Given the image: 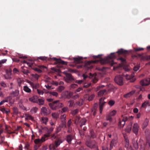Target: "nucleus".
I'll return each instance as SVG.
<instances>
[{
    "mask_svg": "<svg viewBox=\"0 0 150 150\" xmlns=\"http://www.w3.org/2000/svg\"><path fill=\"white\" fill-rule=\"evenodd\" d=\"M101 55H98L95 56L94 57L96 58H99L100 59L99 60H96L94 61V62L96 63L100 62L101 64L104 65L107 64H109L112 66L114 64L113 59L115 58V56L114 53H112L110 54L107 57L104 58H100Z\"/></svg>",
    "mask_w": 150,
    "mask_h": 150,
    "instance_id": "1",
    "label": "nucleus"
},
{
    "mask_svg": "<svg viewBox=\"0 0 150 150\" xmlns=\"http://www.w3.org/2000/svg\"><path fill=\"white\" fill-rule=\"evenodd\" d=\"M132 143L135 149H137L139 148V145L140 150H145V145L143 140L140 139L138 141L137 139L135 138L132 140Z\"/></svg>",
    "mask_w": 150,
    "mask_h": 150,
    "instance_id": "2",
    "label": "nucleus"
},
{
    "mask_svg": "<svg viewBox=\"0 0 150 150\" xmlns=\"http://www.w3.org/2000/svg\"><path fill=\"white\" fill-rule=\"evenodd\" d=\"M130 117L132 118L133 117L132 116L130 117L126 116H123L122 115L121 119H119L118 123V126L119 128L121 129L123 128L125 125L126 122L129 120Z\"/></svg>",
    "mask_w": 150,
    "mask_h": 150,
    "instance_id": "3",
    "label": "nucleus"
},
{
    "mask_svg": "<svg viewBox=\"0 0 150 150\" xmlns=\"http://www.w3.org/2000/svg\"><path fill=\"white\" fill-rule=\"evenodd\" d=\"M71 120L70 119L69 120L67 124L65 121H62L61 125L60 126L61 127H64L67 128V132L68 133H71L72 132V128L71 126Z\"/></svg>",
    "mask_w": 150,
    "mask_h": 150,
    "instance_id": "4",
    "label": "nucleus"
},
{
    "mask_svg": "<svg viewBox=\"0 0 150 150\" xmlns=\"http://www.w3.org/2000/svg\"><path fill=\"white\" fill-rule=\"evenodd\" d=\"M49 105L52 109L55 110L63 107V104L59 102V100H57L49 103Z\"/></svg>",
    "mask_w": 150,
    "mask_h": 150,
    "instance_id": "5",
    "label": "nucleus"
},
{
    "mask_svg": "<svg viewBox=\"0 0 150 150\" xmlns=\"http://www.w3.org/2000/svg\"><path fill=\"white\" fill-rule=\"evenodd\" d=\"M47 139H46L45 137H44V136L41 137V139H35L34 142L35 144L38 145H36L35 146V148L36 147H37L36 149H37V148L40 147L42 143L45 142Z\"/></svg>",
    "mask_w": 150,
    "mask_h": 150,
    "instance_id": "6",
    "label": "nucleus"
},
{
    "mask_svg": "<svg viewBox=\"0 0 150 150\" xmlns=\"http://www.w3.org/2000/svg\"><path fill=\"white\" fill-rule=\"evenodd\" d=\"M96 142L94 140H91L90 139L87 140L86 145L91 148H94L96 147Z\"/></svg>",
    "mask_w": 150,
    "mask_h": 150,
    "instance_id": "7",
    "label": "nucleus"
},
{
    "mask_svg": "<svg viewBox=\"0 0 150 150\" xmlns=\"http://www.w3.org/2000/svg\"><path fill=\"white\" fill-rule=\"evenodd\" d=\"M115 82L120 86L123 85L124 82L122 77L120 75L116 76L114 79Z\"/></svg>",
    "mask_w": 150,
    "mask_h": 150,
    "instance_id": "8",
    "label": "nucleus"
},
{
    "mask_svg": "<svg viewBox=\"0 0 150 150\" xmlns=\"http://www.w3.org/2000/svg\"><path fill=\"white\" fill-rule=\"evenodd\" d=\"M71 134L67 135L66 137V140L69 144H71V142L72 140L75 139V134L73 133L72 132Z\"/></svg>",
    "mask_w": 150,
    "mask_h": 150,
    "instance_id": "9",
    "label": "nucleus"
},
{
    "mask_svg": "<svg viewBox=\"0 0 150 150\" xmlns=\"http://www.w3.org/2000/svg\"><path fill=\"white\" fill-rule=\"evenodd\" d=\"M123 76L125 77L126 79L127 80H130V81L131 82H134L136 80L135 78H134V73H132V74L130 75H128L127 74H123Z\"/></svg>",
    "mask_w": 150,
    "mask_h": 150,
    "instance_id": "10",
    "label": "nucleus"
},
{
    "mask_svg": "<svg viewBox=\"0 0 150 150\" xmlns=\"http://www.w3.org/2000/svg\"><path fill=\"white\" fill-rule=\"evenodd\" d=\"M140 84L142 86H146L150 84V78H146L141 80Z\"/></svg>",
    "mask_w": 150,
    "mask_h": 150,
    "instance_id": "11",
    "label": "nucleus"
},
{
    "mask_svg": "<svg viewBox=\"0 0 150 150\" xmlns=\"http://www.w3.org/2000/svg\"><path fill=\"white\" fill-rule=\"evenodd\" d=\"M104 99L102 98L99 100V111L100 113H102L103 106L105 103V102L104 101Z\"/></svg>",
    "mask_w": 150,
    "mask_h": 150,
    "instance_id": "12",
    "label": "nucleus"
},
{
    "mask_svg": "<svg viewBox=\"0 0 150 150\" xmlns=\"http://www.w3.org/2000/svg\"><path fill=\"white\" fill-rule=\"evenodd\" d=\"M41 114L44 116H46L50 113V110L48 108H47L46 107H43L41 109Z\"/></svg>",
    "mask_w": 150,
    "mask_h": 150,
    "instance_id": "13",
    "label": "nucleus"
},
{
    "mask_svg": "<svg viewBox=\"0 0 150 150\" xmlns=\"http://www.w3.org/2000/svg\"><path fill=\"white\" fill-rule=\"evenodd\" d=\"M66 76V81L67 82H69L74 80V79L72 75L69 73L64 72Z\"/></svg>",
    "mask_w": 150,
    "mask_h": 150,
    "instance_id": "14",
    "label": "nucleus"
},
{
    "mask_svg": "<svg viewBox=\"0 0 150 150\" xmlns=\"http://www.w3.org/2000/svg\"><path fill=\"white\" fill-rule=\"evenodd\" d=\"M62 94L63 98H69L71 96L72 93L71 92H69L68 91H66L63 92Z\"/></svg>",
    "mask_w": 150,
    "mask_h": 150,
    "instance_id": "15",
    "label": "nucleus"
},
{
    "mask_svg": "<svg viewBox=\"0 0 150 150\" xmlns=\"http://www.w3.org/2000/svg\"><path fill=\"white\" fill-rule=\"evenodd\" d=\"M139 128V126L137 123H134L133 125L132 130L136 135H137L138 134Z\"/></svg>",
    "mask_w": 150,
    "mask_h": 150,
    "instance_id": "16",
    "label": "nucleus"
},
{
    "mask_svg": "<svg viewBox=\"0 0 150 150\" xmlns=\"http://www.w3.org/2000/svg\"><path fill=\"white\" fill-rule=\"evenodd\" d=\"M119 55H123L125 57L128 53V52L126 50H124L123 49H121L119 50L116 52Z\"/></svg>",
    "mask_w": 150,
    "mask_h": 150,
    "instance_id": "17",
    "label": "nucleus"
},
{
    "mask_svg": "<svg viewBox=\"0 0 150 150\" xmlns=\"http://www.w3.org/2000/svg\"><path fill=\"white\" fill-rule=\"evenodd\" d=\"M63 141L61 138H57L56 140L55 141L54 147H57Z\"/></svg>",
    "mask_w": 150,
    "mask_h": 150,
    "instance_id": "18",
    "label": "nucleus"
},
{
    "mask_svg": "<svg viewBox=\"0 0 150 150\" xmlns=\"http://www.w3.org/2000/svg\"><path fill=\"white\" fill-rule=\"evenodd\" d=\"M54 128L52 127H50L49 129H47V134H44L43 136L46 139H48V138L50 137V134L53 131Z\"/></svg>",
    "mask_w": 150,
    "mask_h": 150,
    "instance_id": "19",
    "label": "nucleus"
},
{
    "mask_svg": "<svg viewBox=\"0 0 150 150\" xmlns=\"http://www.w3.org/2000/svg\"><path fill=\"white\" fill-rule=\"evenodd\" d=\"M117 141L116 139H113L112 140L111 142L110 149L111 150L113 148V146H115L117 144Z\"/></svg>",
    "mask_w": 150,
    "mask_h": 150,
    "instance_id": "20",
    "label": "nucleus"
},
{
    "mask_svg": "<svg viewBox=\"0 0 150 150\" xmlns=\"http://www.w3.org/2000/svg\"><path fill=\"white\" fill-rule=\"evenodd\" d=\"M145 133L146 136V142L149 141L150 139V132L149 130L146 129L145 131Z\"/></svg>",
    "mask_w": 150,
    "mask_h": 150,
    "instance_id": "21",
    "label": "nucleus"
},
{
    "mask_svg": "<svg viewBox=\"0 0 150 150\" xmlns=\"http://www.w3.org/2000/svg\"><path fill=\"white\" fill-rule=\"evenodd\" d=\"M97 105L96 104L94 105L93 107L91 109V112L90 114L93 115L94 116L96 115V112L97 108Z\"/></svg>",
    "mask_w": 150,
    "mask_h": 150,
    "instance_id": "22",
    "label": "nucleus"
},
{
    "mask_svg": "<svg viewBox=\"0 0 150 150\" xmlns=\"http://www.w3.org/2000/svg\"><path fill=\"white\" fill-rule=\"evenodd\" d=\"M52 59L56 61V64H66L65 62L62 60L60 59H58L55 57L53 58Z\"/></svg>",
    "mask_w": 150,
    "mask_h": 150,
    "instance_id": "23",
    "label": "nucleus"
},
{
    "mask_svg": "<svg viewBox=\"0 0 150 150\" xmlns=\"http://www.w3.org/2000/svg\"><path fill=\"white\" fill-rule=\"evenodd\" d=\"M37 103L39 105H43L45 104V100L44 98H38Z\"/></svg>",
    "mask_w": 150,
    "mask_h": 150,
    "instance_id": "24",
    "label": "nucleus"
},
{
    "mask_svg": "<svg viewBox=\"0 0 150 150\" xmlns=\"http://www.w3.org/2000/svg\"><path fill=\"white\" fill-rule=\"evenodd\" d=\"M38 98V97L37 96H35L29 98V100L32 102L36 103Z\"/></svg>",
    "mask_w": 150,
    "mask_h": 150,
    "instance_id": "25",
    "label": "nucleus"
},
{
    "mask_svg": "<svg viewBox=\"0 0 150 150\" xmlns=\"http://www.w3.org/2000/svg\"><path fill=\"white\" fill-rule=\"evenodd\" d=\"M111 117L112 116L108 114L106 116V119L107 120H108L110 122V123L111 124H113L116 121H113L112 120Z\"/></svg>",
    "mask_w": 150,
    "mask_h": 150,
    "instance_id": "26",
    "label": "nucleus"
},
{
    "mask_svg": "<svg viewBox=\"0 0 150 150\" xmlns=\"http://www.w3.org/2000/svg\"><path fill=\"white\" fill-rule=\"evenodd\" d=\"M86 122V120L85 119L83 118L81 119L79 122V126L80 127H82V126L83 125H85Z\"/></svg>",
    "mask_w": 150,
    "mask_h": 150,
    "instance_id": "27",
    "label": "nucleus"
},
{
    "mask_svg": "<svg viewBox=\"0 0 150 150\" xmlns=\"http://www.w3.org/2000/svg\"><path fill=\"white\" fill-rule=\"evenodd\" d=\"M11 97L10 96H8L1 101L0 102V105H1L4 104L5 102H7L9 101L11 99Z\"/></svg>",
    "mask_w": 150,
    "mask_h": 150,
    "instance_id": "28",
    "label": "nucleus"
},
{
    "mask_svg": "<svg viewBox=\"0 0 150 150\" xmlns=\"http://www.w3.org/2000/svg\"><path fill=\"white\" fill-rule=\"evenodd\" d=\"M135 92V91L134 90L132 91L129 93L125 94L124 95L125 97L127 98L130 97V96L133 95Z\"/></svg>",
    "mask_w": 150,
    "mask_h": 150,
    "instance_id": "29",
    "label": "nucleus"
},
{
    "mask_svg": "<svg viewBox=\"0 0 150 150\" xmlns=\"http://www.w3.org/2000/svg\"><path fill=\"white\" fill-rule=\"evenodd\" d=\"M0 110L2 111L3 113H6L7 114L10 112V110L8 109H6L4 108H0Z\"/></svg>",
    "mask_w": 150,
    "mask_h": 150,
    "instance_id": "30",
    "label": "nucleus"
},
{
    "mask_svg": "<svg viewBox=\"0 0 150 150\" xmlns=\"http://www.w3.org/2000/svg\"><path fill=\"white\" fill-rule=\"evenodd\" d=\"M19 93V91L18 90H16L15 91H12L11 93V95L13 97L17 96Z\"/></svg>",
    "mask_w": 150,
    "mask_h": 150,
    "instance_id": "31",
    "label": "nucleus"
},
{
    "mask_svg": "<svg viewBox=\"0 0 150 150\" xmlns=\"http://www.w3.org/2000/svg\"><path fill=\"white\" fill-rule=\"evenodd\" d=\"M149 122V120L147 118H146L143 124L142 128L143 129H144L147 126Z\"/></svg>",
    "mask_w": 150,
    "mask_h": 150,
    "instance_id": "32",
    "label": "nucleus"
},
{
    "mask_svg": "<svg viewBox=\"0 0 150 150\" xmlns=\"http://www.w3.org/2000/svg\"><path fill=\"white\" fill-rule=\"evenodd\" d=\"M90 134L91 137L93 138H95L96 137V135L95 133L94 132L93 129H91L90 131Z\"/></svg>",
    "mask_w": 150,
    "mask_h": 150,
    "instance_id": "33",
    "label": "nucleus"
},
{
    "mask_svg": "<svg viewBox=\"0 0 150 150\" xmlns=\"http://www.w3.org/2000/svg\"><path fill=\"white\" fill-rule=\"evenodd\" d=\"M82 59V57H75L74 58V62L76 63H80Z\"/></svg>",
    "mask_w": 150,
    "mask_h": 150,
    "instance_id": "34",
    "label": "nucleus"
},
{
    "mask_svg": "<svg viewBox=\"0 0 150 150\" xmlns=\"http://www.w3.org/2000/svg\"><path fill=\"white\" fill-rule=\"evenodd\" d=\"M21 71L24 74L27 75L29 73V71L26 68H25L24 67H22Z\"/></svg>",
    "mask_w": 150,
    "mask_h": 150,
    "instance_id": "35",
    "label": "nucleus"
},
{
    "mask_svg": "<svg viewBox=\"0 0 150 150\" xmlns=\"http://www.w3.org/2000/svg\"><path fill=\"white\" fill-rule=\"evenodd\" d=\"M38 59H40L42 61L50 60V59L48 58L47 57L45 56H41L38 57Z\"/></svg>",
    "mask_w": 150,
    "mask_h": 150,
    "instance_id": "36",
    "label": "nucleus"
},
{
    "mask_svg": "<svg viewBox=\"0 0 150 150\" xmlns=\"http://www.w3.org/2000/svg\"><path fill=\"white\" fill-rule=\"evenodd\" d=\"M23 90L25 91L27 93H29L31 92V89L27 86H24L23 88Z\"/></svg>",
    "mask_w": 150,
    "mask_h": 150,
    "instance_id": "37",
    "label": "nucleus"
},
{
    "mask_svg": "<svg viewBox=\"0 0 150 150\" xmlns=\"http://www.w3.org/2000/svg\"><path fill=\"white\" fill-rule=\"evenodd\" d=\"M83 79L84 80H85L88 77H89V78H92L93 77V75L91 73H89V76H88L87 75H86L85 74H83Z\"/></svg>",
    "mask_w": 150,
    "mask_h": 150,
    "instance_id": "38",
    "label": "nucleus"
},
{
    "mask_svg": "<svg viewBox=\"0 0 150 150\" xmlns=\"http://www.w3.org/2000/svg\"><path fill=\"white\" fill-rule=\"evenodd\" d=\"M74 123L77 125L79 123V121L80 119V117L79 116H76L74 117Z\"/></svg>",
    "mask_w": 150,
    "mask_h": 150,
    "instance_id": "39",
    "label": "nucleus"
},
{
    "mask_svg": "<svg viewBox=\"0 0 150 150\" xmlns=\"http://www.w3.org/2000/svg\"><path fill=\"white\" fill-rule=\"evenodd\" d=\"M64 89V87L62 86H59L57 89V91L59 92H61Z\"/></svg>",
    "mask_w": 150,
    "mask_h": 150,
    "instance_id": "40",
    "label": "nucleus"
},
{
    "mask_svg": "<svg viewBox=\"0 0 150 150\" xmlns=\"http://www.w3.org/2000/svg\"><path fill=\"white\" fill-rule=\"evenodd\" d=\"M139 57L142 60H144L145 59H149V56L145 57L144 56H143L141 54H139Z\"/></svg>",
    "mask_w": 150,
    "mask_h": 150,
    "instance_id": "41",
    "label": "nucleus"
},
{
    "mask_svg": "<svg viewBox=\"0 0 150 150\" xmlns=\"http://www.w3.org/2000/svg\"><path fill=\"white\" fill-rule=\"evenodd\" d=\"M52 116L54 118L57 119L59 118V115L58 113L54 112L52 114Z\"/></svg>",
    "mask_w": 150,
    "mask_h": 150,
    "instance_id": "42",
    "label": "nucleus"
},
{
    "mask_svg": "<svg viewBox=\"0 0 150 150\" xmlns=\"http://www.w3.org/2000/svg\"><path fill=\"white\" fill-rule=\"evenodd\" d=\"M38 110V108L36 107H34L31 109L30 111L32 113H36Z\"/></svg>",
    "mask_w": 150,
    "mask_h": 150,
    "instance_id": "43",
    "label": "nucleus"
},
{
    "mask_svg": "<svg viewBox=\"0 0 150 150\" xmlns=\"http://www.w3.org/2000/svg\"><path fill=\"white\" fill-rule=\"evenodd\" d=\"M83 102V100L82 99H81L79 100V101H77L76 103L75 104H76L77 105L79 106H80L82 105Z\"/></svg>",
    "mask_w": 150,
    "mask_h": 150,
    "instance_id": "44",
    "label": "nucleus"
},
{
    "mask_svg": "<svg viewBox=\"0 0 150 150\" xmlns=\"http://www.w3.org/2000/svg\"><path fill=\"white\" fill-rule=\"evenodd\" d=\"M49 93L50 95L56 97H57L58 95V93L56 92L50 91L49 92Z\"/></svg>",
    "mask_w": 150,
    "mask_h": 150,
    "instance_id": "45",
    "label": "nucleus"
},
{
    "mask_svg": "<svg viewBox=\"0 0 150 150\" xmlns=\"http://www.w3.org/2000/svg\"><path fill=\"white\" fill-rule=\"evenodd\" d=\"M115 101L112 100H110L109 101L108 104L110 106H112L115 104Z\"/></svg>",
    "mask_w": 150,
    "mask_h": 150,
    "instance_id": "46",
    "label": "nucleus"
},
{
    "mask_svg": "<svg viewBox=\"0 0 150 150\" xmlns=\"http://www.w3.org/2000/svg\"><path fill=\"white\" fill-rule=\"evenodd\" d=\"M42 120L43 123L46 124L48 121V118L46 117H42Z\"/></svg>",
    "mask_w": 150,
    "mask_h": 150,
    "instance_id": "47",
    "label": "nucleus"
},
{
    "mask_svg": "<svg viewBox=\"0 0 150 150\" xmlns=\"http://www.w3.org/2000/svg\"><path fill=\"white\" fill-rule=\"evenodd\" d=\"M13 113L15 115H17L18 114V109L16 107H14L13 108Z\"/></svg>",
    "mask_w": 150,
    "mask_h": 150,
    "instance_id": "48",
    "label": "nucleus"
},
{
    "mask_svg": "<svg viewBox=\"0 0 150 150\" xmlns=\"http://www.w3.org/2000/svg\"><path fill=\"white\" fill-rule=\"evenodd\" d=\"M118 59L120 60L121 62L122 63V64H123V65L124 64L126 63V61L125 59L122 57L119 58Z\"/></svg>",
    "mask_w": 150,
    "mask_h": 150,
    "instance_id": "49",
    "label": "nucleus"
},
{
    "mask_svg": "<svg viewBox=\"0 0 150 150\" xmlns=\"http://www.w3.org/2000/svg\"><path fill=\"white\" fill-rule=\"evenodd\" d=\"M106 90H103L100 91L98 93V95L99 96H102L105 92Z\"/></svg>",
    "mask_w": 150,
    "mask_h": 150,
    "instance_id": "50",
    "label": "nucleus"
},
{
    "mask_svg": "<svg viewBox=\"0 0 150 150\" xmlns=\"http://www.w3.org/2000/svg\"><path fill=\"white\" fill-rule=\"evenodd\" d=\"M28 83L30 84L31 86L35 88H36L37 86H38V85H35L31 81H29V82H28Z\"/></svg>",
    "mask_w": 150,
    "mask_h": 150,
    "instance_id": "51",
    "label": "nucleus"
},
{
    "mask_svg": "<svg viewBox=\"0 0 150 150\" xmlns=\"http://www.w3.org/2000/svg\"><path fill=\"white\" fill-rule=\"evenodd\" d=\"M23 81V80L20 78L17 79V82L18 85L19 86H21V83Z\"/></svg>",
    "mask_w": 150,
    "mask_h": 150,
    "instance_id": "52",
    "label": "nucleus"
},
{
    "mask_svg": "<svg viewBox=\"0 0 150 150\" xmlns=\"http://www.w3.org/2000/svg\"><path fill=\"white\" fill-rule=\"evenodd\" d=\"M61 127L60 126H59L58 127H57L56 129V131L55 132V133L57 134L60 132L61 130Z\"/></svg>",
    "mask_w": 150,
    "mask_h": 150,
    "instance_id": "53",
    "label": "nucleus"
},
{
    "mask_svg": "<svg viewBox=\"0 0 150 150\" xmlns=\"http://www.w3.org/2000/svg\"><path fill=\"white\" fill-rule=\"evenodd\" d=\"M116 112V111L115 110H113L111 112H110L109 114L110 116H114L115 115Z\"/></svg>",
    "mask_w": 150,
    "mask_h": 150,
    "instance_id": "54",
    "label": "nucleus"
},
{
    "mask_svg": "<svg viewBox=\"0 0 150 150\" xmlns=\"http://www.w3.org/2000/svg\"><path fill=\"white\" fill-rule=\"evenodd\" d=\"M26 118L27 119L31 120H33V117L31 115H26Z\"/></svg>",
    "mask_w": 150,
    "mask_h": 150,
    "instance_id": "55",
    "label": "nucleus"
},
{
    "mask_svg": "<svg viewBox=\"0 0 150 150\" xmlns=\"http://www.w3.org/2000/svg\"><path fill=\"white\" fill-rule=\"evenodd\" d=\"M66 115L65 114L62 115L60 117V119L61 120V121H65Z\"/></svg>",
    "mask_w": 150,
    "mask_h": 150,
    "instance_id": "56",
    "label": "nucleus"
},
{
    "mask_svg": "<svg viewBox=\"0 0 150 150\" xmlns=\"http://www.w3.org/2000/svg\"><path fill=\"white\" fill-rule=\"evenodd\" d=\"M94 97V95L93 94H92L88 96V99L89 101L92 100Z\"/></svg>",
    "mask_w": 150,
    "mask_h": 150,
    "instance_id": "57",
    "label": "nucleus"
},
{
    "mask_svg": "<svg viewBox=\"0 0 150 150\" xmlns=\"http://www.w3.org/2000/svg\"><path fill=\"white\" fill-rule=\"evenodd\" d=\"M74 100H70L68 101V103L69 104V107H72L74 103Z\"/></svg>",
    "mask_w": 150,
    "mask_h": 150,
    "instance_id": "58",
    "label": "nucleus"
},
{
    "mask_svg": "<svg viewBox=\"0 0 150 150\" xmlns=\"http://www.w3.org/2000/svg\"><path fill=\"white\" fill-rule=\"evenodd\" d=\"M51 84L54 86H57L59 85V82L56 81H52L51 82Z\"/></svg>",
    "mask_w": 150,
    "mask_h": 150,
    "instance_id": "59",
    "label": "nucleus"
},
{
    "mask_svg": "<svg viewBox=\"0 0 150 150\" xmlns=\"http://www.w3.org/2000/svg\"><path fill=\"white\" fill-rule=\"evenodd\" d=\"M79 110L78 109H76L71 111L72 114L74 115H75L77 114Z\"/></svg>",
    "mask_w": 150,
    "mask_h": 150,
    "instance_id": "60",
    "label": "nucleus"
},
{
    "mask_svg": "<svg viewBox=\"0 0 150 150\" xmlns=\"http://www.w3.org/2000/svg\"><path fill=\"white\" fill-rule=\"evenodd\" d=\"M98 79H97L96 77H94L93 79H92L91 81V82L93 83H96L98 81Z\"/></svg>",
    "mask_w": 150,
    "mask_h": 150,
    "instance_id": "61",
    "label": "nucleus"
},
{
    "mask_svg": "<svg viewBox=\"0 0 150 150\" xmlns=\"http://www.w3.org/2000/svg\"><path fill=\"white\" fill-rule=\"evenodd\" d=\"M32 77L35 78L36 79L38 80L39 77V76L37 74H33L31 75Z\"/></svg>",
    "mask_w": 150,
    "mask_h": 150,
    "instance_id": "62",
    "label": "nucleus"
},
{
    "mask_svg": "<svg viewBox=\"0 0 150 150\" xmlns=\"http://www.w3.org/2000/svg\"><path fill=\"white\" fill-rule=\"evenodd\" d=\"M12 70L10 69L9 70H7L6 71L7 75H9L11 76V74Z\"/></svg>",
    "mask_w": 150,
    "mask_h": 150,
    "instance_id": "63",
    "label": "nucleus"
},
{
    "mask_svg": "<svg viewBox=\"0 0 150 150\" xmlns=\"http://www.w3.org/2000/svg\"><path fill=\"white\" fill-rule=\"evenodd\" d=\"M134 50L136 51H139L143 50H144V49L143 48H134Z\"/></svg>",
    "mask_w": 150,
    "mask_h": 150,
    "instance_id": "64",
    "label": "nucleus"
}]
</instances>
